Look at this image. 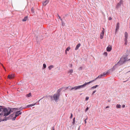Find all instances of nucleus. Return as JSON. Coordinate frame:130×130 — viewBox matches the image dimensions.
Listing matches in <instances>:
<instances>
[{"label":"nucleus","instance_id":"4","mask_svg":"<svg viewBox=\"0 0 130 130\" xmlns=\"http://www.w3.org/2000/svg\"><path fill=\"white\" fill-rule=\"evenodd\" d=\"M103 30L102 31V32L100 34V38L101 39H102L104 35V33L105 32V29L104 28H103Z\"/></svg>","mask_w":130,"mask_h":130},{"label":"nucleus","instance_id":"3","mask_svg":"<svg viewBox=\"0 0 130 130\" xmlns=\"http://www.w3.org/2000/svg\"><path fill=\"white\" fill-rule=\"evenodd\" d=\"M11 109H5L3 110V113H4V116H7L11 112Z\"/></svg>","mask_w":130,"mask_h":130},{"label":"nucleus","instance_id":"18","mask_svg":"<svg viewBox=\"0 0 130 130\" xmlns=\"http://www.w3.org/2000/svg\"><path fill=\"white\" fill-rule=\"evenodd\" d=\"M31 96V93H29L28 94H27L26 95V96L27 98Z\"/></svg>","mask_w":130,"mask_h":130},{"label":"nucleus","instance_id":"50","mask_svg":"<svg viewBox=\"0 0 130 130\" xmlns=\"http://www.w3.org/2000/svg\"><path fill=\"white\" fill-rule=\"evenodd\" d=\"M129 72H130V71H129Z\"/></svg>","mask_w":130,"mask_h":130},{"label":"nucleus","instance_id":"20","mask_svg":"<svg viewBox=\"0 0 130 130\" xmlns=\"http://www.w3.org/2000/svg\"><path fill=\"white\" fill-rule=\"evenodd\" d=\"M116 107L117 108H120L121 107V105H120L117 104L116 105Z\"/></svg>","mask_w":130,"mask_h":130},{"label":"nucleus","instance_id":"6","mask_svg":"<svg viewBox=\"0 0 130 130\" xmlns=\"http://www.w3.org/2000/svg\"><path fill=\"white\" fill-rule=\"evenodd\" d=\"M107 74H101L99 76H98V77H97L95 79V80H96L98 78H103L105 77V76ZM94 81L95 80H94Z\"/></svg>","mask_w":130,"mask_h":130},{"label":"nucleus","instance_id":"45","mask_svg":"<svg viewBox=\"0 0 130 130\" xmlns=\"http://www.w3.org/2000/svg\"><path fill=\"white\" fill-rule=\"evenodd\" d=\"M13 120H15V118H14V117L13 118Z\"/></svg>","mask_w":130,"mask_h":130},{"label":"nucleus","instance_id":"34","mask_svg":"<svg viewBox=\"0 0 130 130\" xmlns=\"http://www.w3.org/2000/svg\"><path fill=\"white\" fill-rule=\"evenodd\" d=\"M96 92V91H94L92 93V94H93L95 92Z\"/></svg>","mask_w":130,"mask_h":130},{"label":"nucleus","instance_id":"49","mask_svg":"<svg viewBox=\"0 0 130 130\" xmlns=\"http://www.w3.org/2000/svg\"><path fill=\"white\" fill-rule=\"evenodd\" d=\"M106 73H108V72H106Z\"/></svg>","mask_w":130,"mask_h":130},{"label":"nucleus","instance_id":"19","mask_svg":"<svg viewBox=\"0 0 130 130\" xmlns=\"http://www.w3.org/2000/svg\"><path fill=\"white\" fill-rule=\"evenodd\" d=\"M46 67V65L45 64H43V66L42 67V69H44Z\"/></svg>","mask_w":130,"mask_h":130},{"label":"nucleus","instance_id":"37","mask_svg":"<svg viewBox=\"0 0 130 130\" xmlns=\"http://www.w3.org/2000/svg\"><path fill=\"white\" fill-rule=\"evenodd\" d=\"M104 54L106 55H107V52H105L104 53Z\"/></svg>","mask_w":130,"mask_h":130},{"label":"nucleus","instance_id":"5","mask_svg":"<svg viewBox=\"0 0 130 130\" xmlns=\"http://www.w3.org/2000/svg\"><path fill=\"white\" fill-rule=\"evenodd\" d=\"M15 76V75L14 74H11L8 75V77L10 79H11L13 78Z\"/></svg>","mask_w":130,"mask_h":130},{"label":"nucleus","instance_id":"29","mask_svg":"<svg viewBox=\"0 0 130 130\" xmlns=\"http://www.w3.org/2000/svg\"><path fill=\"white\" fill-rule=\"evenodd\" d=\"M72 117H73L72 114V113H71V116L70 117V119H71V118H72Z\"/></svg>","mask_w":130,"mask_h":130},{"label":"nucleus","instance_id":"25","mask_svg":"<svg viewBox=\"0 0 130 130\" xmlns=\"http://www.w3.org/2000/svg\"><path fill=\"white\" fill-rule=\"evenodd\" d=\"M75 122V118H74L73 120V121L72 122L73 124H74Z\"/></svg>","mask_w":130,"mask_h":130},{"label":"nucleus","instance_id":"40","mask_svg":"<svg viewBox=\"0 0 130 130\" xmlns=\"http://www.w3.org/2000/svg\"><path fill=\"white\" fill-rule=\"evenodd\" d=\"M60 20L62 22H63V21H62V19H61H61H60Z\"/></svg>","mask_w":130,"mask_h":130},{"label":"nucleus","instance_id":"13","mask_svg":"<svg viewBox=\"0 0 130 130\" xmlns=\"http://www.w3.org/2000/svg\"><path fill=\"white\" fill-rule=\"evenodd\" d=\"M80 43H79L76 46V47L75 48V50H77L79 48V47L80 46Z\"/></svg>","mask_w":130,"mask_h":130},{"label":"nucleus","instance_id":"17","mask_svg":"<svg viewBox=\"0 0 130 130\" xmlns=\"http://www.w3.org/2000/svg\"><path fill=\"white\" fill-rule=\"evenodd\" d=\"M124 41H125L124 44L125 45H127V42H128L127 39H125Z\"/></svg>","mask_w":130,"mask_h":130},{"label":"nucleus","instance_id":"47","mask_svg":"<svg viewBox=\"0 0 130 130\" xmlns=\"http://www.w3.org/2000/svg\"><path fill=\"white\" fill-rule=\"evenodd\" d=\"M1 109H0V112L1 111Z\"/></svg>","mask_w":130,"mask_h":130},{"label":"nucleus","instance_id":"1","mask_svg":"<svg viewBox=\"0 0 130 130\" xmlns=\"http://www.w3.org/2000/svg\"><path fill=\"white\" fill-rule=\"evenodd\" d=\"M127 60V57L123 56L121 58L119 61L117 63V64H116L115 66L113 67L112 69L114 70L115 68L118 65H120L123 64L125 61Z\"/></svg>","mask_w":130,"mask_h":130},{"label":"nucleus","instance_id":"44","mask_svg":"<svg viewBox=\"0 0 130 130\" xmlns=\"http://www.w3.org/2000/svg\"><path fill=\"white\" fill-rule=\"evenodd\" d=\"M2 66L3 67V68L4 69H5V68H4V67L3 66V65H2Z\"/></svg>","mask_w":130,"mask_h":130},{"label":"nucleus","instance_id":"15","mask_svg":"<svg viewBox=\"0 0 130 130\" xmlns=\"http://www.w3.org/2000/svg\"><path fill=\"white\" fill-rule=\"evenodd\" d=\"M36 104V103H34L32 104L28 105L27 106V107H32L34 106Z\"/></svg>","mask_w":130,"mask_h":130},{"label":"nucleus","instance_id":"12","mask_svg":"<svg viewBox=\"0 0 130 130\" xmlns=\"http://www.w3.org/2000/svg\"><path fill=\"white\" fill-rule=\"evenodd\" d=\"M128 36V34L126 32H125V36H124V37H125V39H127Z\"/></svg>","mask_w":130,"mask_h":130},{"label":"nucleus","instance_id":"36","mask_svg":"<svg viewBox=\"0 0 130 130\" xmlns=\"http://www.w3.org/2000/svg\"><path fill=\"white\" fill-rule=\"evenodd\" d=\"M125 106L124 105H123L122 106V107L123 108H124L125 107Z\"/></svg>","mask_w":130,"mask_h":130},{"label":"nucleus","instance_id":"46","mask_svg":"<svg viewBox=\"0 0 130 130\" xmlns=\"http://www.w3.org/2000/svg\"><path fill=\"white\" fill-rule=\"evenodd\" d=\"M15 109L16 110L17 109H17V108H14L13 109Z\"/></svg>","mask_w":130,"mask_h":130},{"label":"nucleus","instance_id":"14","mask_svg":"<svg viewBox=\"0 0 130 130\" xmlns=\"http://www.w3.org/2000/svg\"><path fill=\"white\" fill-rule=\"evenodd\" d=\"M54 66L53 65H51L50 66H49V67H48V69L50 70L52 69L53 68H54Z\"/></svg>","mask_w":130,"mask_h":130},{"label":"nucleus","instance_id":"27","mask_svg":"<svg viewBox=\"0 0 130 130\" xmlns=\"http://www.w3.org/2000/svg\"><path fill=\"white\" fill-rule=\"evenodd\" d=\"M31 11L32 13H34V9L33 8H31Z\"/></svg>","mask_w":130,"mask_h":130},{"label":"nucleus","instance_id":"8","mask_svg":"<svg viewBox=\"0 0 130 130\" xmlns=\"http://www.w3.org/2000/svg\"><path fill=\"white\" fill-rule=\"evenodd\" d=\"M119 22H118L116 26V28L115 31V33L116 34L118 30L119 29Z\"/></svg>","mask_w":130,"mask_h":130},{"label":"nucleus","instance_id":"11","mask_svg":"<svg viewBox=\"0 0 130 130\" xmlns=\"http://www.w3.org/2000/svg\"><path fill=\"white\" fill-rule=\"evenodd\" d=\"M49 2V1L48 0H46L43 3V6H45Z\"/></svg>","mask_w":130,"mask_h":130},{"label":"nucleus","instance_id":"35","mask_svg":"<svg viewBox=\"0 0 130 130\" xmlns=\"http://www.w3.org/2000/svg\"><path fill=\"white\" fill-rule=\"evenodd\" d=\"M109 20H111L112 19V18H111V17H109Z\"/></svg>","mask_w":130,"mask_h":130},{"label":"nucleus","instance_id":"26","mask_svg":"<svg viewBox=\"0 0 130 130\" xmlns=\"http://www.w3.org/2000/svg\"><path fill=\"white\" fill-rule=\"evenodd\" d=\"M20 111H18L16 112L15 113V115H18L19 114V113L20 112Z\"/></svg>","mask_w":130,"mask_h":130},{"label":"nucleus","instance_id":"43","mask_svg":"<svg viewBox=\"0 0 130 130\" xmlns=\"http://www.w3.org/2000/svg\"><path fill=\"white\" fill-rule=\"evenodd\" d=\"M120 1L123 2V0H120Z\"/></svg>","mask_w":130,"mask_h":130},{"label":"nucleus","instance_id":"42","mask_svg":"<svg viewBox=\"0 0 130 130\" xmlns=\"http://www.w3.org/2000/svg\"><path fill=\"white\" fill-rule=\"evenodd\" d=\"M55 130L54 127L53 128V130Z\"/></svg>","mask_w":130,"mask_h":130},{"label":"nucleus","instance_id":"31","mask_svg":"<svg viewBox=\"0 0 130 130\" xmlns=\"http://www.w3.org/2000/svg\"><path fill=\"white\" fill-rule=\"evenodd\" d=\"M82 67H80L79 68V70H82Z\"/></svg>","mask_w":130,"mask_h":130},{"label":"nucleus","instance_id":"10","mask_svg":"<svg viewBox=\"0 0 130 130\" xmlns=\"http://www.w3.org/2000/svg\"><path fill=\"white\" fill-rule=\"evenodd\" d=\"M112 49V47L111 46H108L106 48L107 51L108 52H110Z\"/></svg>","mask_w":130,"mask_h":130},{"label":"nucleus","instance_id":"41","mask_svg":"<svg viewBox=\"0 0 130 130\" xmlns=\"http://www.w3.org/2000/svg\"><path fill=\"white\" fill-rule=\"evenodd\" d=\"M67 51H65V53H66V54H67Z\"/></svg>","mask_w":130,"mask_h":130},{"label":"nucleus","instance_id":"2","mask_svg":"<svg viewBox=\"0 0 130 130\" xmlns=\"http://www.w3.org/2000/svg\"><path fill=\"white\" fill-rule=\"evenodd\" d=\"M94 80H93L92 81L89 82L87 83H85V84H84L83 85H80L78 86H75L73 87H72L71 89V90H72L74 89L75 90L84 87L86 86L87 85H88L91 82L94 81Z\"/></svg>","mask_w":130,"mask_h":130},{"label":"nucleus","instance_id":"33","mask_svg":"<svg viewBox=\"0 0 130 130\" xmlns=\"http://www.w3.org/2000/svg\"><path fill=\"white\" fill-rule=\"evenodd\" d=\"M87 118H86V119H85V124H86V123H87V122H86V120H87Z\"/></svg>","mask_w":130,"mask_h":130},{"label":"nucleus","instance_id":"28","mask_svg":"<svg viewBox=\"0 0 130 130\" xmlns=\"http://www.w3.org/2000/svg\"><path fill=\"white\" fill-rule=\"evenodd\" d=\"M89 98V97H87L86 98L85 100L86 101H87L88 100Z\"/></svg>","mask_w":130,"mask_h":130},{"label":"nucleus","instance_id":"24","mask_svg":"<svg viewBox=\"0 0 130 130\" xmlns=\"http://www.w3.org/2000/svg\"><path fill=\"white\" fill-rule=\"evenodd\" d=\"M98 85H96L95 86H93L91 88V89H93L95 88H96V87H98Z\"/></svg>","mask_w":130,"mask_h":130},{"label":"nucleus","instance_id":"38","mask_svg":"<svg viewBox=\"0 0 130 130\" xmlns=\"http://www.w3.org/2000/svg\"><path fill=\"white\" fill-rule=\"evenodd\" d=\"M109 106H107V107H106V108H109Z\"/></svg>","mask_w":130,"mask_h":130},{"label":"nucleus","instance_id":"39","mask_svg":"<svg viewBox=\"0 0 130 130\" xmlns=\"http://www.w3.org/2000/svg\"><path fill=\"white\" fill-rule=\"evenodd\" d=\"M59 19H61V17L59 16Z\"/></svg>","mask_w":130,"mask_h":130},{"label":"nucleus","instance_id":"16","mask_svg":"<svg viewBox=\"0 0 130 130\" xmlns=\"http://www.w3.org/2000/svg\"><path fill=\"white\" fill-rule=\"evenodd\" d=\"M27 19V17H25L22 20V21H26Z\"/></svg>","mask_w":130,"mask_h":130},{"label":"nucleus","instance_id":"23","mask_svg":"<svg viewBox=\"0 0 130 130\" xmlns=\"http://www.w3.org/2000/svg\"><path fill=\"white\" fill-rule=\"evenodd\" d=\"M73 70L72 69H70L69 71V72L70 73H72L73 72Z\"/></svg>","mask_w":130,"mask_h":130},{"label":"nucleus","instance_id":"30","mask_svg":"<svg viewBox=\"0 0 130 130\" xmlns=\"http://www.w3.org/2000/svg\"><path fill=\"white\" fill-rule=\"evenodd\" d=\"M88 109H89V108L88 107H87L85 110V112L87 111L88 110Z\"/></svg>","mask_w":130,"mask_h":130},{"label":"nucleus","instance_id":"21","mask_svg":"<svg viewBox=\"0 0 130 130\" xmlns=\"http://www.w3.org/2000/svg\"><path fill=\"white\" fill-rule=\"evenodd\" d=\"M21 113H19V114L18 115H15V117H14V118H15V119L19 115H21Z\"/></svg>","mask_w":130,"mask_h":130},{"label":"nucleus","instance_id":"9","mask_svg":"<svg viewBox=\"0 0 130 130\" xmlns=\"http://www.w3.org/2000/svg\"><path fill=\"white\" fill-rule=\"evenodd\" d=\"M53 98H54V100H55L56 101L57 100V99H58V95L57 94H54L53 96Z\"/></svg>","mask_w":130,"mask_h":130},{"label":"nucleus","instance_id":"7","mask_svg":"<svg viewBox=\"0 0 130 130\" xmlns=\"http://www.w3.org/2000/svg\"><path fill=\"white\" fill-rule=\"evenodd\" d=\"M123 4V2H122L121 1L119 2L118 3L116 6V8L118 9L119 7H120L121 6V5L122 4Z\"/></svg>","mask_w":130,"mask_h":130},{"label":"nucleus","instance_id":"48","mask_svg":"<svg viewBox=\"0 0 130 130\" xmlns=\"http://www.w3.org/2000/svg\"><path fill=\"white\" fill-rule=\"evenodd\" d=\"M57 15L58 16V17H59V15L58 14H57Z\"/></svg>","mask_w":130,"mask_h":130},{"label":"nucleus","instance_id":"22","mask_svg":"<svg viewBox=\"0 0 130 130\" xmlns=\"http://www.w3.org/2000/svg\"><path fill=\"white\" fill-rule=\"evenodd\" d=\"M70 48L69 47L67 48L66 50V51H69V50L70 49Z\"/></svg>","mask_w":130,"mask_h":130},{"label":"nucleus","instance_id":"32","mask_svg":"<svg viewBox=\"0 0 130 130\" xmlns=\"http://www.w3.org/2000/svg\"><path fill=\"white\" fill-rule=\"evenodd\" d=\"M62 25L63 26H64V24L63 22H62Z\"/></svg>","mask_w":130,"mask_h":130}]
</instances>
